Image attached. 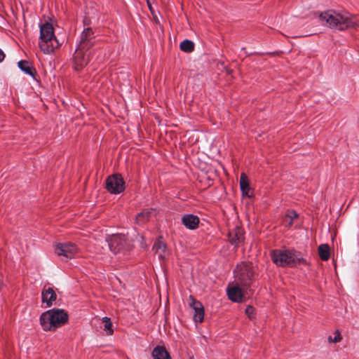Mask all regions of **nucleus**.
Here are the masks:
<instances>
[{
    "instance_id": "4",
    "label": "nucleus",
    "mask_w": 359,
    "mask_h": 359,
    "mask_svg": "<svg viewBox=\"0 0 359 359\" xmlns=\"http://www.w3.org/2000/svg\"><path fill=\"white\" fill-rule=\"evenodd\" d=\"M39 45L41 50L46 54L53 53L60 43L55 36L52 24L46 22L40 25V37Z\"/></svg>"
},
{
    "instance_id": "2",
    "label": "nucleus",
    "mask_w": 359,
    "mask_h": 359,
    "mask_svg": "<svg viewBox=\"0 0 359 359\" xmlns=\"http://www.w3.org/2000/svg\"><path fill=\"white\" fill-rule=\"evenodd\" d=\"M68 318V314L65 310L53 309L41 315L40 323L44 331L54 332L66 324Z\"/></svg>"
},
{
    "instance_id": "6",
    "label": "nucleus",
    "mask_w": 359,
    "mask_h": 359,
    "mask_svg": "<svg viewBox=\"0 0 359 359\" xmlns=\"http://www.w3.org/2000/svg\"><path fill=\"white\" fill-rule=\"evenodd\" d=\"M55 253L59 257H63L67 259H72L79 252L76 245L72 243H58L54 245Z\"/></svg>"
},
{
    "instance_id": "21",
    "label": "nucleus",
    "mask_w": 359,
    "mask_h": 359,
    "mask_svg": "<svg viewBox=\"0 0 359 359\" xmlns=\"http://www.w3.org/2000/svg\"><path fill=\"white\" fill-rule=\"evenodd\" d=\"M298 215L297 213L294 210H288L285 215L283 218V224L285 226H291L293 220L296 218H297Z\"/></svg>"
},
{
    "instance_id": "20",
    "label": "nucleus",
    "mask_w": 359,
    "mask_h": 359,
    "mask_svg": "<svg viewBox=\"0 0 359 359\" xmlns=\"http://www.w3.org/2000/svg\"><path fill=\"white\" fill-rule=\"evenodd\" d=\"M153 249L155 253L158 255L159 259H164L166 257V245L160 240H158L154 245Z\"/></svg>"
},
{
    "instance_id": "29",
    "label": "nucleus",
    "mask_w": 359,
    "mask_h": 359,
    "mask_svg": "<svg viewBox=\"0 0 359 359\" xmlns=\"http://www.w3.org/2000/svg\"><path fill=\"white\" fill-rule=\"evenodd\" d=\"M189 359H194V357L191 356V357L189 358Z\"/></svg>"
},
{
    "instance_id": "7",
    "label": "nucleus",
    "mask_w": 359,
    "mask_h": 359,
    "mask_svg": "<svg viewBox=\"0 0 359 359\" xmlns=\"http://www.w3.org/2000/svg\"><path fill=\"white\" fill-rule=\"evenodd\" d=\"M124 184L123 178L118 174L109 176L106 180V189L114 194L122 192L125 189Z\"/></svg>"
},
{
    "instance_id": "3",
    "label": "nucleus",
    "mask_w": 359,
    "mask_h": 359,
    "mask_svg": "<svg viewBox=\"0 0 359 359\" xmlns=\"http://www.w3.org/2000/svg\"><path fill=\"white\" fill-rule=\"evenodd\" d=\"M271 257L273 262L279 266H293L307 264L301 252L296 250H276L272 252Z\"/></svg>"
},
{
    "instance_id": "17",
    "label": "nucleus",
    "mask_w": 359,
    "mask_h": 359,
    "mask_svg": "<svg viewBox=\"0 0 359 359\" xmlns=\"http://www.w3.org/2000/svg\"><path fill=\"white\" fill-rule=\"evenodd\" d=\"M240 186L242 193L244 196L250 197L251 196V189L249 185L248 177L245 173L241 175L240 178Z\"/></svg>"
},
{
    "instance_id": "14",
    "label": "nucleus",
    "mask_w": 359,
    "mask_h": 359,
    "mask_svg": "<svg viewBox=\"0 0 359 359\" xmlns=\"http://www.w3.org/2000/svg\"><path fill=\"white\" fill-rule=\"evenodd\" d=\"M229 239L231 244L238 245L244 241L243 230L240 227H236L229 233Z\"/></svg>"
},
{
    "instance_id": "13",
    "label": "nucleus",
    "mask_w": 359,
    "mask_h": 359,
    "mask_svg": "<svg viewBox=\"0 0 359 359\" xmlns=\"http://www.w3.org/2000/svg\"><path fill=\"white\" fill-rule=\"evenodd\" d=\"M57 295L50 287H44L41 292L42 303L46 304V307H50L56 300Z\"/></svg>"
},
{
    "instance_id": "28",
    "label": "nucleus",
    "mask_w": 359,
    "mask_h": 359,
    "mask_svg": "<svg viewBox=\"0 0 359 359\" xmlns=\"http://www.w3.org/2000/svg\"><path fill=\"white\" fill-rule=\"evenodd\" d=\"M5 58V54L4 52L0 49V62H2Z\"/></svg>"
},
{
    "instance_id": "25",
    "label": "nucleus",
    "mask_w": 359,
    "mask_h": 359,
    "mask_svg": "<svg viewBox=\"0 0 359 359\" xmlns=\"http://www.w3.org/2000/svg\"><path fill=\"white\" fill-rule=\"evenodd\" d=\"M245 314L248 316V317L250 320L255 318V309L252 306H247V308L245 309Z\"/></svg>"
},
{
    "instance_id": "27",
    "label": "nucleus",
    "mask_w": 359,
    "mask_h": 359,
    "mask_svg": "<svg viewBox=\"0 0 359 359\" xmlns=\"http://www.w3.org/2000/svg\"><path fill=\"white\" fill-rule=\"evenodd\" d=\"M147 6H148V8L149 9V11H151V13L154 15V10H153V8H152V6H151V0H147Z\"/></svg>"
},
{
    "instance_id": "19",
    "label": "nucleus",
    "mask_w": 359,
    "mask_h": 359,
    "mask_svg": "<svg viewBox=\"0 0 359 359\" xmlns=\"http://www.w3.org/2000/svg\"><path fill=\"white\" fill-rule=\"evenodd\" d=\"M18 67L25 74L30 75L34 79L35 78L36 70L29 62L20 60L18 62Z\"/></svg>"
},
{
    "instance_id": "16",
    "label": "nucleus",
    "mask_w": 359,
    "mask_h": 359,
    "mask_svg": "<svg viewBox=\"0 0 359 359\" xmlns=\"http://www.w3.org/2000/svg\"><path fill=\"white\" fill-rule=\"evenodd\" d=\"M155 210L146 209L142 212L138 213L135 217V222L137 224L142 225L149 220V219L155 215Z\"/></svg>"
},
{
    "instance_id": "23",
    "label": "nucleus",
    "mask_w": 359,
    "mask_h": 359,
    "mask_svg": "<svg viewBox=\"0 0 359 359\" xmlns=\"http://www.w3.org/2000/svg\"><path fill=\"white\" fill-rule=\"evenodd\" d=\"M180 49L182 51H184V52H187V53H190L192 50H194V43L191 41H189V40H187H187H184L180 43Z\"/></svg>"
},
{
    "instance_id": "1",
    "label": "nucleus",
    "mask_w": 359,
    "mask_h": 359,
    "mask_svg": "<svg viewBox=\"0 0 359 359\" xmlns=\"http://www.w3.org/2000/svg\"><path fill=\"white\" fill-rule=\"evenodd\" d=\"M320 20L325 22L330 28L338 30L354 29L358 26L356 18L346 12L329 10L321 13Z\"/></svg>"
},
{
    "instance_id": "5",
    "label": "nucleus",
    "mask_w": 359,
    "mask_h": 359,
    "mask_svg": "<svg viewBox=\"0 0 359 359\" xmlns=\"http://www.w3.org/2000/svg\"><path fill=\"white\" fill-rule=\"evenodd\" d=\"M234 273L238 283L245 287L253 277L255 270L251 263H242L237 266Z\"/></svg>"
},
{
    "instance_id": "24",
    "label": "nucleus",
    "mask_w": 359,
    "mask_h": 359,
    "mask_svg": "<svg viewBox=\"0 0 359 359\" xmlns=\"http://www.w3.org/2000/svg\"><path fill=\"white\" fill-rule=\"evenodd\" d=\"M102 321L104 323V330L107 332L109 335H111L113 334V330L111 329L112 323L110 319L107 317H104Z\"/></svg>"
},
{
    "instance_id": "9",
    "label": "nucleus",
    "mask_w": 359,
    "mask_h": 359,
    "mask_svg": "<svg viewBox=\"0 0 359 359\" xmlns=\"http://www.w3.org/2000/svg\"><path fill=\"white\" fill-rule=\"evenodd\" d=\"M126 241L125 236L121 234L112 235L107 239L108 245L114 254H117L125 248Z\"/></svg>"
},
{
    "instance_id": "18",
    "label": "nucleus",
    "mask_w": 359,
    "mask_h": 359,
    "mask_svg": "<svg viewBox=\"0 0 359 359\" xmlns=\"http://www.w3.org/2000/svg\"><path fill=\"white\" fill-rule=\"evenodd\" d=\"M152 356L154 359H171V357L166 349L158 346L152 351Z\"/></svg>"
},
{
    "instance_id": "10",
    "label": "nucleus",
    "mask_w": 359,
    "mask_h": 359,
    "mask_svg": "<svg viewBox=\"0 0 359 359\" xmlns=\"http://www.w3.org/2000/svg\"><path fill=\"white\" fill-rule=\"evenodd\" d=\"M85 49L77 48L73 56V67L75 70L79 71L82 69L88 62V56L86 55Z\"/></svg>"
},
{
    "instance_id": "15",
    "label": "nucleus",
    "mask_w": 359,
    "mask_h": 359,
    "mask_svg": "<svg viewBox=\"0 0 359 359\" xmlns=\"http://www.w3.org/2000/svg\"><path fill=\"white\" fill-rule=\"evenodd\" d=\"M182 224L189 229H196L198 226L199 218L194 215H185L182 218Z\"/></svg>"
},
{
    "instance_id": "8",
    "label": "nucleus",
    "mask_w": 359,
    "mask_h": 359,
    "mask_svg": "<svg viewBox=\"0 0 359 359\" xmlns=\"http://www.w3.org/2000/svg\"><path fill=\"white\" fill-rule=\"evenodd\" d=\"M95 34L91 28H86L81 32L79 36L77 47L88 50L95 45Z\"/></svg>"
},
{
    "instance_id": "22",
    "label": "nucleus",
    "mask_w": 359,
    "mask_h": 359,
    "mask_svg": "<svg viewBox=\"0 0 359 359\" xmlns=\"http://www.w3.org/2000/svg\"><path fill=\"white\" fill-rule=\"evenodd\" d=\"M318 254L322 260H328L330 256L329 245L327 244L320 245L318 247Z\"/></svg>"
},
{
    "instance_id": "12",
    "label": "nucleus",
    "mask_w": 359,
    "mask_h": 359,
    "mask_svg": "<svg viewBox=\"0 0 359 359\" xmlns=\"http://www.w3.org/2000/svg\"><path fill=\"white\" fill-rule=\"evenodd\" d=\"M189 306L194 309V320L196 323H201L204 318V309L200 302L196 301L192 296L189 297Z\"/></svg>"
},
{
    "instance_id": "11",
    "label": "nucleus",
    "mask_w": 359,
    "mask_h": 359,
    "mask_svg": "<svg viewBox=\"0 0 359 359\" xmlns=\"http://www.w3.org/2000/svg\"><path fill=\"white\" fill-rule=\"evenodd\" d=\"M240 283L229 285L227 288V294L229 298L235 302H241L245 298L244 288H241Z\"/></svg>"
},
{
    "instance_id": "26",
    "label": "nucleus",
    "mask_w": 359,
    "mask_h": 359,
    "mask_svg": "<svg viewBox=\"0 0 359 359\" xmlns=\"http://www.w3.org/2000/svg\"><path fill=\"white\" fill-rule=\"evenodd\" d=\"M341 339V337L340 333L338 332H337L335 333V336L333 339L331 337L329 338L330 341H332V342H335V343L340 341Z\"/></svg>"
}]
</instances>
